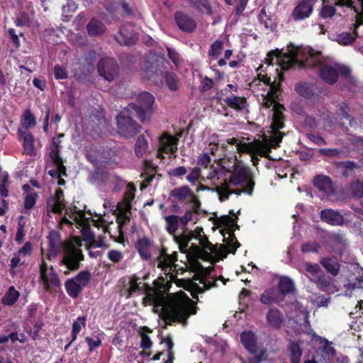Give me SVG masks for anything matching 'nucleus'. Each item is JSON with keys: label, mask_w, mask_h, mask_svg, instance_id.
Listing matches in <instances>:
<instances>
[{"label": "nucleus", "mask_w": 363, "mask_h": 363, "mask_svg": "<svg viewBox=\"0 0 363 363\" xmlns=\"http://www.w3.org/2000/svg\"><path fill=\"white\" fill-rule=\"evenodd\" d=\"M170 289V281H166V278L162 276L154 280L151 286L141 281L140 277L134 274L130 277L128 283L127 298L133 296L136 294H145L142 299L143 305L158 308L164 305Z\"/></svg>", "instance_id": "obj_1"}, {"label": "nucleus", "mask_w": 363, "mask_h": 363, "mask_svg": "<svg viewBox=\"0 0 363 363\" xmlns=\"http://www.w3.org/2000/svg\"><path fill=\"white\" fill-rule=\"evenodd\" d=\"M233 164L232 169L220 166L217 169H213L209 174V179L215 184L216 182H226L231 186H247L252 184L255 187V177L252 169L237 160Z\"/></svg>", "instance_id": "obj_2"}, {"label": "nucleus", "mask_w": 363, "mask_h": 363, "mask_svg": "<svg viewBox=\"0 0 363 363\" xmlns=\"http://www.w3.org/2000/svg\"><path fill=\"white\" fill-rule=\"evenodd\" d=\"M321 53L309 49L306 53L297 48L285 54L279 62L281 69L284 71L291 68H315L323 64Z\"/></svg>", "instance_id": "obj_3"}, {"label": "nucleus", "mask_w": 363, "mask_h": 363, "mask_svg": "<svg viewBox=\"0 0 363 363\" xmlns=\"http://www.w3.org/2000/svg\"><path fill=\"white\" fill-rule=\"evenodd\" d=\"M155 98L150 93H140L135 102L129 104L125 108L130 112L135 113L136 116L142 122L149 121L153 113Z\"/></svg>", "instance_id": "obj_4"}, {"label": "nucleus", "mask_w": 363, "mask_h": 363, "mask_svg": "<svg viewBox=\"0 0 363 363\" xmlns=\"http://www.w3.org/2000/svg\"><path fill=\"white\" fill-rule=\"evenodd\" d=\"M38 283L49 293L57 292L62 286L61 279L52 265H48L42 257L39 265Z\"/></svg>", "instance_id": "obj_5"}, {"label": "nucleus", "mask_w": 363, "mask_h": 363, "mask_svg": "<svg viewBox=\"0 0 363 363\" xmlns=\"http://www.w3.org/2000/svg\"><path fill=\"white\" fill-rule=\"evenodd\" d=\"M132 113L125 108L116 118L118 134L127 138L135 136L141 128L140 125L132 118Z\"/></svg>", "instance_id": "obj_6"}, {"label": "nucleus", "mask_w": 363, "mask_h": 363, "mask_svg": "<svg viewBox=\"0 0 363 363\" xmlns=\"http://www.w3.org/2000/svg\"><path fill=\"white\" fill-rule=\"evenodd\" d=\"M350 73L351 70L348 67L340 64L332 65L323 62L318 69L320 78L329 85L335 84L338 80L339 75L347 78Z\"/></svg>", "instance_id": "obj_7"}, {"label": "nucleus", "mask_w": 363, "mask_h": 363, "mask_svg": "<svg viewBox=\"0 0 363 363\" xmlns=\"http://www.w3.org/2000/svg\"><path fill=\"white\" fill-rule=\"evenodd\" d=\"M337 6H345L359 13L363 10V0H323L320 16L323 18H332L336 12Z\"/></svg>", "instance_id": "obj_8"}, {"label": "nucleus", "mask_w": 363, "mask_h": 363, "mask_svg": "<svg viewBox=\"0 0 363 363\" xmlns=\"http://www.w3.org/2000/svg\"><path fill=\"white\" fill-rule=\"evenodd\" d=\"M189 315L188 306L184 303L177 301L164 313L163 318L166 324L171 325L172 323L186 321Z\"/></svg>", "instance_id": "obj_9"}, {"label": "nucleus", "mask_w": 363, "mask_h": 363, "mask_svg": "<svg viewBox=\"0 0 363 363\" xmlns=\"http://www.w3.org/2000/svg\"><path fill=\"white\" fill-rule=\"evenodd\" d=\"M84 260L82 250H77L71 246L63 248V257L60 264L65 265L69 272H76L82 266V262Z\"/></svg>", "instance_id": "obj_10"}, {"label": "nucleus", "mask_w": 363, "mask_h": 363, "mask_svg": "<svg viewBox=\"0 0 363 363\" xmlns=\"http://www.w3.org/2000/svg\"><path fill=\"white\" fill-rule=\"evenodd\" d=\"M219 184H216L215 187L216 192L219 196L220 201L223 202L229 199V196L232 194H236L238 196L241 195L242 193L247 195H252L254 188L252 184L247 186H240V189H230L231 184H227L226 182H218Z\"/></svg>", "instance_id": "obj_11"}, {"label": "nucleus", "mask_w": 363, "mask_h": 363, "mask_svg": "<svg viewBox=\"0 0 363 363\" xmlns=\"http://www.w3.org/2000/svg\"><path fill=\"white\" fill-rule=\"evenodd\" d=\"M97 69L100 76L111 82L118 76L119 67L115 59L105 57L100 60Z\"/></svg>", "instance_id": "obj_12"}, {"label": "nucleus", "mask_w": 363, "mask_h": 363, "mask_svg": "<svg viewBox=\"0 0 363 363\" xmlns=\"http://www.w3.org/2000/svg\"><path fill=\"white\" fill-rule=\"evenodd\" d=\"M318 0H301L291 13V18L295 21H301L308 18L312 13Z\"/></svg>", "instance_id": "obj_13"}, {"label": "nucleus", "mask_w": 363, "mask_h": 363, "mask_svg": "<svg viewBox=\"0 0 363 363\" xmlns=\"http://www.w3.org/2000/svg\"><path fill=\"white\" fill-rule=\"evenodd\" d=\"M179 138L172 136L166 133L160 137V147L158 148V157L162 153L174 155L177 152Z\"/></svg>", "instance_id": "obj_14"}, {"label": "nucleus", "mask_w": 363, "mask_h": 363, "mask_svg": "<svg viewBox=\"0 0 363 363\" xmlns=\"http://www.w3.org/2000/svg\"><path fill=\"white\" fill-rule=\"evenodd\" d=\"M177 259L178 253L177 252L169 255V258H167L165 262L166 265L164 266V269L162 270L165 276L164 278H166V281H170L171 286H172V283L175 282L177 279V274H174L178 267V265L175 264Z\"/></svg>", "instance_id": "obj_15"}, {"label": "nucleus", "mask_w": 363, "mask_h": 363, "mask_svg": "<svg viewBox=\"0 0 363 363\" xmlns=\"http://www.w3.org/2000/svg\"><path fill=\"white\" fill-rule=\"evenodd\" d=\"M174 19L180 30L186 33H192L196 27V23L193 18L182 12L177 11L174 13Z\"/></svg>", "instance_id": "obj_16"}, {"label": "nucleus", "mask_w": 363, "mask_h": 363, "mask_svg": "<svg viewBox=\"0 0 363 363\" xmlns=\"http://www.w3.org/2000/svg\"><path fill=\"white\" fill-rule=\"evenodd\" d=\"M18 140L22 143L23 152L28 156H34L36 151L34 147L35 138L30 131L17 132Z\"/></svg>", "instance_id": "obj_17"}, {"label": "nucleus", "mask_w": 363, "mask_h": 363, "mask_svg": "<svg viewBox=\"0 0 363 363\" xmlns=\"http://www.w3.org/2000/svg\"><path fill=\"white\" fill-rule=\"evenodd\" d=\"M199 241V245L201 247H199L198 245L195 244H191L189 247V250L198 254L199 257L201 255H205L206 257L209 256V253L208 250L212 253H216L217 252V247L216 245H213L209 240L208 237L206 235H203L200 238L198 239Z\"/></svg>", "instance_id": "obj_18"}, {"label": "nucleus", "mask_w": 363, "mask_h": 363, "mask_svg": "<svg viewBox=\"0 0 363 363\" xmlns=\"http://www.w3.org/2000/svg\"><path fill=\"white\" fill-rule=\"evenodd\" d=\"M320 218L322 221L331 225H342L344 224L342 215L331 208L322 210L320 213Z\"/></svg>", "instance_id": "obj_19"}, {"label": "nucleus", "mask_w": 363, "mask_h": 363, "mask_svg": "<svg viewBox=\"0 0 363 363\" xmlns=\"http://www.w3.org/2000/svg\"><path fill=\"white\" fill-rule=\"evenodd\" d=\"M153 245V241L144 236L139 238L135 243V248L140 255L141 259L147 261L151 259L150 249Z\"/></svg>", "instance_id": "obj_20"}, {"label": "nucleus", "mask_w": 363, "mask_h": 363, "mask_svg": "<svg viewBox=\"0 0 363 363\" xmlns=\"http://www.w3.org/2000/svg\"><path fill=\"white\" fill-rule=\"evenodd\" d=\"M314 186L320 191L327 195L334 194V187L332 179L325 175H317L313 179Z\"/></svg>", "instance_id": "obj_21"}, {"label": "nucleus", "mask_w": 363, "mask_h": 363, "mask_svg": "<svg viewBox=\"0 0 363 363\" xmlns=\"http://www.w3.org/2000/svg\"><path fill=\"white\" fill-rule=\"evenodd\" d=\"M273 111L272 130H281L285 126V116L284 115L285 108L283 104H276L274 105Z\"/></svg>", "instance_id": "obj_22"}, {"label": "nucleus", "mask_w": 363, "mask_h": 363, "mask_svg": "<svg viewBox=\"0 0 363 363\" xmlns=\"http://www.w3.org/2000/svg\"><path fill=\"white\" fill-rule=\"evenodd\" d=\"M36 124L35 116L32 113L30 108H26L23 111L21 116L17 132L29 131V130L35 127Z\"/></svg>", "instance_id": "obj_23"}, {"label": "nucleus", "mask_w": 363, "mask_h": 363, "mask_svg": "<svg viewBox=\"0 0 363 363\" xmlns=\"http://www.w3.org/2000/svg\"><path fill=\"white\" fill-rule=\"evenodd\" d=\"M223 101L226 106L237 112L243 111L247 107V99L244 96L231 95L224 99Z\"/></svg>", "instance_id": "obj_24"}, {"label": "nucleus", "mask_w": 363, "mask_h": 363, "mask_svg": "<svg viewBox=\"0 0 363 363\" xmlns=\"http://www.w3.org/2000/svg\"><path fill=\"white\" fill-rule=\"evenodd\" d=\"M157 167H155L151 162L145 160L144 171L140 176L144 182L140 186L141 189L146 188L152 182L157 174Z\"/></svg>", "instance_id": "obj_25"}, {"label": "nucleus", "mask_w": 363, "mask_h": 363, "mask_svg": "<svg viewBox=\"0 0 363 363\" xmlns=\"http://www.w3.org/2000/svg\"><path fill=\"white\" fill-rule=\"evenodd\" d=\"M277 290L281 297L294 294L296 288L292 279L288 277H282L280 278L278 285Z\"/></svg>", "instance_id": "obj_26"}, {"label": "nucleus", "mask_w": 363, "mask_h": 363, "mask_svg": "<svg viewBox=\"0 0 363 363\" xmlns=\"http://www.w3.org/2000/svg\"><path fill=\"white\" fill-rule=\"evenodd\" d=\"M282 301L283 297L281 296L278 290L274 287L266 289L260 296V301L265 305H270Z\"/></svg>", "instance_id": "obj_27"}, {"label": "nucleus", "mask_w": 363, "mask_h": 363, "mask_svg": "<svg viewBox=\"0 0 363 363\" xmlns=\"http://www.w3.org/2000/svg\"><path fill=\"white\" fill-rule=\"evenodd\" d=\"M320 264L332 276L335 277L339 274L340 265L335 257H323L320 260Z\"/></svg>", "instance_id": "obj_28"}, {"label": "nucleus", "mask_w": 363, "mask_h": 363, "mask_svg": "<svg viewBox=\"0 0 363 363\" xmlns=\"http://www.w3.org/2000/svg\"><path fill=\"white\" fill-rule=\"evenodd\" d=\"M33 252V245L31 242H26L22 247L13 254L12 257V267L23 265L24 262H21V256L28 257Z\"/></svg>", "instance_id": "obj_29"}, {"label": "nucleus", "mask_w": 363, "mask_h": 363, "mask_svg": "<svg viewBox=\"0 0 363 363\" xmlns=\"http://www.w3.org/2000/svg\"><path fill=\"white\" fill-rule=\"evenodd\" d=\"M172 236L174 242L178 245L180 252L186 253L189 242L193 240V237H190L188 233V229H184L183 233L179 235L174 234Z\"/></svg>", "instance_id": "obj_30"}, {"label": "nucleus", "mask_w": 363, "mask_h": 363, "mask_svg": "<svg viewBox=\"0 0 363 363\" xmlns=\"http://www.w3.org/2000/svg\"><path fill=\"white\" fill-rule=\"evenodd\" d=\"M240 341L245 348L251 353L257 350V343L255 335L251 331L243 332L240 335Z\"/></svg>", "instance_id": "obj_31"}, {"label": "nucleus", "mask_w": 363, "mask_h": 363, "mask_svg": "<svg viewBox=\"0 0 363 363\" xmlns=\"http://www.w3.org/2000/svg\"><path fill=\"white\" fill-rule=\"evenodd\" d=\"M115 38L116 40L121 45H133L136 41L135 35L125 28H121Z\"/></svg>", "instance_id": "obj_32"}, {"label": "nucleus", "mask_w": 363, "mask_h": 363, "mask_svg": "<svg viewBox=\"0 0 363 363\" xmlns=\"http://www.w3.org/2000/svg\"><path fill=\"white\" fill-rule=\"evenodd\" d=\"M20 297V292L13 286H10L1 298V303L4 306L14 305Z\"/></svg>", "instance_id": "obj_33"}, {"label": "nucleus", "mask_w": 363, "mask_h": 363, "mask_svg": "<svg viewBox=\"0 0 363 363\" xmlns=\"http://www.w3.org/2000/svg\"><path fill=\"white\" fill-rule=\"evenodd\" d=\"M65 288L67 294L72 298H77L83 290L80 284L77 283L73 279H68L65 283Z\"/></svg>", "instance_id": "obj_34"}, {"label": "nucleus", "mask_w": 363, "mask_h": 363, "mask_svg": "<svg viewBox=\"0 0 363 363\" xmlns=\"http://www.w3.org/2000/svg\"><path fill=\"white\" fill-rule=\"evenodd\" d=\"M287 350L289 352L291 363H300L303 353L300 345L296 342L291 341Z\"/></svg>", "instance_id": "obj_35"}, {"label": "nucleus", "mask_w": 363, "mask_h": 363, "mask_svg": "<svg viewBox=\"0 0 363 363\" xmlns=\"http://www.w3.org/2000/svg\"><path fill=\"white\" fill-rule=\"evenodd\" d=\"M86 28L90 35L98 36L105 32L106 26L101 21L92 18L88 23Z\"/></svg>", "instance_id": "obj_36"}, {"label": "nucleus", "mask_w": 363, "mask_h": 363, "mask_svg": "<svg viewBox=\"0 0 363 363\" xmlns=\"http://www.w3.org/2000/svg\"><path fill=\"white\" fill-rule=\"evenodd\" d=\"M279 76L280 77L279 82H277L276 79H274V82H271L270 77H268L267 74H262L261 73L258 74L257 78L260 82H262L264 84L269 86L271 91L273 92V94H277V93H279L281 91V81L283 79V76H281L280 74H279Z\"/></svg>", "instance_id": "obj_37"}, {"label": "nucleus", "mask_w": 363, "mask_h": 363, "mask_svg": "<svg viewBox=\"0 0 363 363\" xmlns=\"http://www.w3.org/2000/svg\"><path fill=\"white\" fill-rule=\"evenodd\" d=\"M267 323L273 328H279L282 323V315L277 308H270L266 316Z\"/></svg>", "instance_id": "obj_38"}, {"label": "nucleus", "mask_w": 363, "mask_h": 363, "mask_svg": "<svg viewBox=\"0 0 363 363\" xmlns=\"http://www.w3.org/2000/svg\"><path fill=\"white\" fill-rule=\"evenodd\" d=\"M193 194L191 189L188 186H183L174 189L170 192V196L177 199L179 201H184L188 197Z\"/></svg>", "instance_id": "obj_39"}, {"label": "nucleus", "mask_w": 363, "mask_h": 363, "mask_svg": "<svg viewBox=\"0 0 363 363\" xmlns=\"http://www.w3.org/2000/svg\"><path fill=\"white\" fill-rule=\"evenodd\" d=\"M258 21L264 26L266 29L274 31L277 28V23L272 16H267L264 8L262 9L258 15Z\"/></svg>", "instance_id": "obj_40"}, {"label": "nucleus", "mask_w": 363, "mask_h": 363, "mask_svg": "<svg viewBox=\"0 0 363 363\" xmlns=\"http://www.w3.org/2000/svg\"><path fill=\"white\" fill-rule=\"evenodd\" d=\"M165 229L167 232L171 235H174L175 233L179 228V216L177 215H169L164 216Z\"/></svg>", "instance_id": "obj_41"}, {"label": "nucleus", "mask_w": 363, "mask_h": 363, "mask_svg": "<svg viewBox=\"0 0 363 363\" xmlns=\"http://www.w3.org/2000/svg\"><path fill=\"white\" fill-rule=\"evenodd\" d=\"M148 143L145 136L141 135L138 137L135 145V153L138 157H143L147 152Z\"/></svg>", "instance_id": "obj_42"}, {"label": "nucleus", "mask_w": 363, "mask_h": 363, "mask_svg": "<svg viewBox=\"0 0 363 363\" xmlns=\"http://www.w3.org/2000/svg\"><path fill=\"white\" fill-rule=\"evenodd\" d=\"M316 287L321 291H326L332 284V279L322 273L317 276Z\"/></svg>", "instance_id": "obj_43"}, {"label": "nucleus", "mask_w": 363, "mask_h": 363, "mask_svg": "<svg viewBox=\"0 0 363 363\" xmlns=\"http://www.w3.org/2000/svg\"><path fill=\"white\" fill-rule=\"evenodd\" d=\"M165 84L169 90L175 91L178 89V79L176 74L170 72H164L162 74Z\"/></svg>", "instance_id": "obj_44"}, {"label": "nucleus", "mask_w": 363, "mask_h": 363, "mask_svg": "<svg viewBox=\"0 0 363 363\" xmlns=\"http://www.w3.org/2000/svg\"><path fill=\"white\" fill-rule=\"evenodd\" d=\"M295 91L304 98L309 99L313 95L310 85L306 82H299L295 85Z\"/></svg>", "instance_id": "obj_45"}, {"label": "nucleus", "mask_w": 363, "mask_h": 363, "mask_svg": "<svg viewBox=\"0 0 363 363\" xmlns=\"http://www.w3.org/2000/svg\"><path fill=\"white\" fill-rule=\"evenodd\" d=\"M135 191L136 189L135 185L133 183H128L123 195V201L128 208H131V202L135 199Z\"/></svg>", "instance_id": "obj_46"}, {"label": "nucleus", "mask_w": 363, "mask_h": 363, "mask_svg": "<svg viewBox=\"0 0 363 363\" xmlns=\"http://www.w3.org/2000/svg\"><path fill=\"white\" fill-rule=\"evenodd\" d=\"M11 182L9 181V174L6 171H4L2 177L0 178V196L2 198L9 196V188Z\"/></svg>", "instance_id": "obj_47"}, {"label": "nucleus", "mask_w": 363, "mask_h": 363, "mask_svg": "<svg viewBox=\"0 0 363 363\" xmlns=\"http://www.w3.org/2000/svg\"><path fill=\"white\" fill-rule=\"evenodd\" d=\"M191 2L199 11L208 15L212 13V7L208 0H191Z\"/></svg>", "instance_id": "obj_48"}, {"label": "nucleus", "mask_w": 363, "mask_h": 363, "mask_svg": "<svg viewBox=\"0 0 363 363\" xmlns=\"http://www.w3.org/2000/svg\"><path fill=\"white\" fill-rule=\"evenodd\" d=\"M337 114L341 118V119L346 120L349 122V124L352 125V122L353 121L352 116L349 113L350 108L348 105L345 102H342L337 106Z\"/></svg>", "instance_id": "obj_49"}, {"label": "nucleus", "mask_w": 363, "mask_h": 363, "mask_svg": "<svg viewBox=\"0 0 363 363\" xmlns=\"http://www.w3.org/2000/svg\"><path fill=\"white\" fill-rule=\"evenodd\" d=\"M60 141H57L55 138L52 140L50 145L49 157L52 162H59L62 157L60 155V146L59 145Z\"/></svg>", "instance_id": "obj_50"}, {"label": "nucleus", "mask_w": 363, "mask_h": 363, "mask_svg": "<svg viewBox=\"0 0 363 363\" xmlns=\"http://www.w3.org/2000/svg\"><path fill=\"white\" fill-rule=\"evenodd\" d=\"M142 330V332H140L141 337L140 347L143 350H147L152 347V342L145 333H151L152 330L146 326L143 327Z\"/></svg>", "instance_id": "obj_51"}, {"label": "nucleus", "mask_w": 363, "mask_h": 363, "mask_svg": "<svg viewBox=\"0 0 363 363\" xmlns=\"http://www.w3.org/2000/svg\"><path fill=\"white\" fill-rule=\"evenodd\" d=\"M223 48V43L220 40H216L210 46L208 51V57L211 59L217 58Z\"/></svg>", "instance_id": "obj_52"}, {"label": "nucleus", "mask_w": 363, "mask_h": 363, "mask_svg": "<svg viewBox=\"0 0 363 363\" xmlns=\"http://www.w3.org/2000/svg\"><path fill=\"white\" fill-rule=\"evenodd\" d=\"M350 191L352 195L358 199L363 196V180L356 179L350 184Z\"/></svg>", "instance_id": "obj_53"}, {"label": "nucleus", "mask_w": 363, "mask_h": 363, "mask_svg": "<svg viewBox=\"0 0 363 363\" xmlns=\"http://www.w3.org/2000/svg\"><path fill=\"white\" fill-rule=\"evenodd\" d=\"M38 195L36 192L26 194L24 196L23 206L25 210H30L35 205Z\"/></svg>", "instance_id": "obj_54"}, {"label": "nucleus", "mask_w": 363, "mask_h": 363, "mask_svg": "<svg viewBox=\"0 0 363 363\" xmlns=\"http://www.w3.org/2000/svg\"><path fill=\"white\" fill-rule=\"evenodd\" d=\"M336 164L339 168L343 169L342 174L346 177H348L347 170H353L359 167L356 162L350 160L339 162Z\"/></svg>", "instance_id": "obj_55"}, {"label": "nucleus", "mask_w": 363, "mask_h": 363, "mask_svg": "<svg viewBox=\"0 0 363 363\" xmlns=\"http://www.w3.org/2000/svg\"><path fill=\"white\" fill-rule=\"evenodd\" d=\"M31 23V19L29 14L26 12H21L14 21V24L17 27L28 26Z\"/></svg>", "instance_id": "obj_56"}, {"label": "nucleus", "mask_w": 363, "mask_h": 363, "mask_svg": "<svg viewBox=\"0 0 363 363\" xmlns=\"http://www.w3.org/2000/svg\"><path fill=\"white\" fill-rule=\"evenodd\" d=\"M77 283L80 284L84 288L86 286L91 279V274L89 271L84 270L78 273L74 278Z\"/></svg>", "instance_id": "obj_57"}, {"label": "nucleus", "mask_w": 363, "mask_h": 363, "mask_svg": "<svg viewBox=\"0 0 363 363\" xmlns=\"http://www.w3.org/2000/svg\"><path fill=\"white\" fill-rule=\"evenodd\" d=\"M356 38V33H342L337 35V42L340 44L348 45L352 43Z\"/></svg>", "instance_id": "obj_58"}, {"label": "nucleus", "mask_w": 363, "mask_h": 363, "mask_svg": "<svg viewBox=\"0 0 363 363\" xmlns=\"http://www.w3.org/2000/svg\"><path fill=\"white\" fill-rule=\"evenodd\" d=\"M320 248V245L316 241H309L305 243H303L301 247V250L303 253L308 252H318Z\"/></svg>", "instance_id": "obj_59"}, {"label": "nucleus", "mask_w": 363, "mask_h": 363, "mask_svg": "<svg viewBox=\"0 0 363 363\" xmlns=\"http://www.w3.org/2000/svg\"><path fill=\"white\" fill-rule=\"evenodd\" d=\"M48 244L50 250H54L57 248L60 242V235L57 231L51 230L48 236Z\"/></svg>", "instance_id": "obj_60"}, {"label": "nucleus", "mask_w": 363, "mask_h": 363, "mask_svg": "<svg viewBox=\"0 0 363 363\" xmlns=\"http://www.w3.org/2000/svg\"><path fill=\"white\" fill-rule=\"evenodd\" d=\"M228 233H229V237H228V242L227 245H228V247L230 248L229 252L232 253V254H235L237 249L240 246V244L238 241L233 230H230Z\"/></svg>", "instance_id": "obj_61"}, {"label": "nucleus", "mask_w": 363, "mask_h": 363, "mask_svg": "<svg viewBox=\"0 0 363 363\" xmlns=\"http://www.w3.org/2000/svg\"><path fill=\"white\" fill-rule=\"evenodd\" d=\"M55 78L57 80L66 79L68 78V73L65 67L60 65H55L53 68Z\"/></svg>", "instance_id": "obj_62"}, {"label": "nucleus", "mask_w": 363, "mask_h": 363, "mask_svg": "<svg viewBox=\"0 0 363 363\" xmlns=\"http://www.w3.org/2000/svg\"><path fill=\"white\" fill-rule=\"evenodd\" d=\"M201 176V170L199 167H194L191 172L186 176V180L192 184H195L196 182Z\"/></svg>", "instance_id": "obj_63"}, {"label": "nucleus", "mask_w": 363, "mask_h": 363, "mask_svg": "<svg viewBox=\"0 0 363 363\" xmlns=\"http://www.w3.org/2000/svg\"><path fill=\"white\" fill-rule=\"evenodd\" d=\"M167 258H169V254L167 253V249L165 247H162L160 255L157 258V267L160 268L162 271L164 269V266L166 265L165 262H167Z\"/></svg>", "instance_id": "obj_64"}]
</instances>
